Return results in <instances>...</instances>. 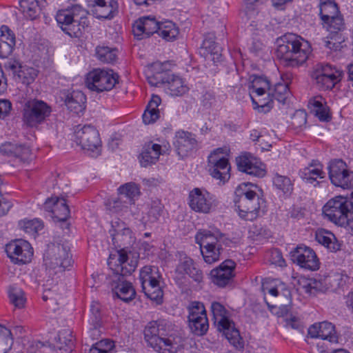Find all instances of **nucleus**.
<instances>
[{
  "mask_svg": "<svg viewBox=\"0 0 353 353\" xmlns=\"http://www.w3.org/2000/svg\"><path fill=\"white\" fill-rule=\"evenodd\" d=\"M310 52V43L297 34L287 33L277 40L276 55L285 66L296 67L303 64Z\"/></svg>",
  "mask_w": 353,
  "mask_h": 353,
  "instance_id": "f257e3e1",
  "label": "nucleus"
},
{
  "mask_svg": "<svg viewBox=\"0 0 353 353\" xmlns=\"http://www.w3.org/2000/svg\"><path fill=\"white\" fill-rule=\"evenodd\" d=\"M172 325L165 320L150 322L144 330V338L154 350L162 353H176L181 347L172 335Z\"/></svg>",
  "mask_w": 353,
  "mask_h": 353,
  "instance_id": "f03ea898",
  "label": "nucleus"
},
{
  "mask_svg": "<svg viewBox=\"0 0 353 353\" xmlns=\"http://www.w3.org/2000/svg\"><path fill=\"white\" fill-rule=\"evenodd\" d=\"M251 183H241L235 191L234 202L239 210V215L246 221H254L261 212L265 211V201L262 196L252 190L248 189Z\"/></svg>",
  "mask_w": 353,
  "mask_h": 353,
  "instance_id": "7ed1b4c3",
  "label": "nucleus"
},
{
  "mask_svg": "<svg viewBox=\"0 0 353 353\" xmlns=\"http://www.w3.org/2000/svg\"><path fill=\"white\" fill-rule=\"evenodd\" d=\"M87 12L80 5L75 4L66 9L59 10L56 20L61 30L71 37L79 38L88 26Z\"/></svg>",
  "mask_w": 353,
  "mask_h": 353,
  "instance_id": "20e7f679",
  "label": "nucleus"
},
{
  "mask_svg": "<svg viewBox=\"0 0 353 353\" xmlns=\"http://www.w3.org/2000/svg\"><path fill=\"white\" fill-rule=\"evenodd\" d=\"M323 213L336 225L346 228L348 221L353 217V203L347 197L334 196L323 206Z\"/></svg>",
  "mask_w": 353,
  "mask_h": 353,
  "instance_id": "39448f33",
  "label": "nucleus"
},
{
  "mask_svg": "<svg viewBox=\"0 0 353 353\" xmlns=\"http://www.w3.org/2000/svg\"><path fill=\"white\" fill-rule=\"evenodd\" d=\"M211 311L218 330L223 332L234 347L242 348L239 332L234 327V323L228 318V311L225 307L219 302H213L211 305Z\"/></svg>",
  "mask_w": 353,
  "mask_h": 353,
  "instance_id": "423d86ee",
  "label": "nucleus"
},
{
  "mask_svg": "<svg viewBox=\"0 0 353 353\" xmlns=\"http://www.w3.org/2000/svg\"><path fill=\"white\" fill-rule=\"evenodd\" d=\"M70 251V248L67 243L49 244L43 256L45 265L50 269L56 270V273L64 271L72 263Z\"/></svg>",
  "mask_w": 353,
  "mask_h": 353,
  "instance_id": "0eeeda50",
  "label": "nucleus"
},
{
  "mask_svg": "<svg viewBox=\"0 0 353 353\" xmlns=\"http://www.w3.org/2000/svg\"><path fill=\"white\" fill-rule=\"evenodd\" d=\"M139 254L130 250L122 248L117 251V255H110L108 265L115 275L123 277L130 275L137 267Z\"/></svg>",
  "mask_w": 353,
  "mask_h": 353,
  "instance_id": "6e6552de",
  "label": "nucleus"
},
{
  "mask_svg": "<svg viewBox=\"0 0 353 353\" xmlns=\"http://www.w3.org/2000/svg\"><path fill=\"white\" fill-rule=\"evenodd\" d=\"M161 274L159 268L145 265L140 270L139 279L142 291L151 300L159 301L163 298V292L159 284Z\"/></svg>",
  "mask_w": 353,
  "mask_h": 353,
  "instance_id": "1a4fd4ad",
  "label": "nucleus"
},
{
  "mask_svg": "<svg viewBox=\"0 0 353 353\" xmlns=\"http://www.w3.org/2000/svg\"><path fill=\"white\" fill-rule=\"evenodd\" d=\"M52 112L51 107L41 100L31 99L23 106V121L28 126L36 128L45 122Z\"/></svg>",
  "mask_w": 353,
  "mask_h": 353,
  "instance_id": "9d476101",
  "label": "nucleus"
},
{
  "mask_svg": "<svg viewBox=\"0 0 353 353\" xmlns=\"http://www.w3.org/2000/svg\"><path fill=\"white\" fill-rule=\"evenodd\" d=\"M119 75L113 70L94 69L86 77L85 84L91 91L98 93L111 90L118 82Z\"/></svg>",
  "mask_w": 353,
  "mask_h": 353,
  "instance_id": "9b49d317",
  "label": "nucleus"
},
{
  "mask_svg": "<svg viewBox=\"0 0 353 353\" xmlns=\"http://www.w3.org/2000/svg\"><path fill=\"white\" fill-rule=\"evenodd\" d=\"M323 28L329 32V36L323 39L325 47L333 50H339L343 48L342 43L345 37L341 32L345 29L343 19L341 14H337L329 20L322 21Z\"/></svg>",
  "mask_w": 353,
  "mask_h": 353,
  "instance_id": "f8f14e48",
  "label": "nucleus"
},
{
  "mask_svg": "<svg viewBox=\"0 0 353 353\" xmlns=\"http://www.w3.org/2000/svg\"><path fill=\"white\" fill-rule=\"evenodd\" d=\"M328 174L334 185L343 189H353V172L348 169L343 160L331 161L328 165Z\"/></svg>",
  "mask_w": 353,
  "mask_h": 353,
  "instance_id": "ddd939ff",
  "label": "nucleus"
},
{
  "mask_svg": "<svg viewBox=\"0 0 353 353\" xmlns=\"http://www.w3.org/2000/svg\"><path fill=\"white\" fill-rule=\"evenodd\" d=\"M188 204L196 212L208 214L217 206L215 196L205 189L195 188L189 192Z\"/></svg>",
  "mask_w": 353,
  "mask_h": 353,
  "instance_id": "4468645a",
  "label": "nucleus"
},
{
  "mask_svg": "<svg viewBox=\"0 0 353 353\" xmlns=\"http://www.w3.org/2000/svg\"><path fill=\"white\" fill-rule=\"evenodd\" d=\"M222 148L214 150L208 157V170L210 174L221 182L225 183L230 176V165L228 158L224 155Z\"/></svg>",
  "mask_w": 353,
  "mask_h": 353,
  "instance_id": "2eb2a0df",
  "label": "nucleus"
},
{
  "mask_svg": "<svg viewBox=\"0 0 353 353\" xmlns=\"http://www.w3.org/2000/svg\"><path fill=\"white\" fill-rule=\"evenodd\" d=\"M189 327L197 336L206 333L209 327L208 319L204 305L201 302H193L189 308Z\"/></svg>",
  "mask_w": 353,
  "mask_h": 353,
  "instance_id": "dca6fc26",
  "label": "nucleus"
},
{
  "mask_svg": "<svg viewBox=\"0 0 353 353\" xmlns=\"http://www.w3.org/2000/svg\"><path fill=\"white\" fill-rule=\"evenodd\" d=\"M74 141L81 146L82 149L98 152L101 146L99 134L92 125H84L79 128L77 126L74 132Z\"/></svg>",
  "mask_w": 353,
  "mask_h": 353,
  "instance_id": "f3484780",
  "label": "nucleus"
},
{
  "mask_svg": "<svg viewBox=\"0 0 353 353\" xmlns=\"http://www.w3.org/2000/svg\"><path fill=\"white\" fill-rule=\"evenodd\" d=\"M8 256L14 263H26L31 261L33 249L30 243L23 239H17L6 245Z\"/></svg>",
  "mask_w": 353,
  "mask_h": 353,
  "instance_id": "a211bd4d",
  "label": "nucleus"
},
{
  "mask_svg": "<svg viewBox=\"0 0 353 353\" xmlns=\"http://www.w3.org/2000/svg\"><path fill=\"white\" fill-rule=\"evenodd\" d=\"M236 263L226 259L210 272L212 282L216 285L224 288L231 285L235 276Z\"/></svg>",
  "mask_w": 353,
  "mask_h": 353,
  "instance_id": "6ab92c4d",
  "label": "nucleus"
},
{
  "mask_svg": "<svg viewBox=\"0 0 353 353\" xmlns=\"http://www.w3.org/2000/svg\"><path fill=\"white\" fill-rule=\"evenodd\" d=\"M289 94L290 92L286 85L277 84L274 91L270 90L268 93V98L256 100L252 97V101L254 109L258 108L259 111L266 112H269L272 108V103L274 99L282 104H285Z\"/></svg>",
  "mask_w": 353,
  "mask_h": 353,
  "instance_id": "aec40b11",
  "label": "nucleus"
},
{
  "mask_svg": "<svg viewBox=\"0 0 353 353\" xmlns=\"http://www.w3.org/2000/svg\"><path fill=\"white\" fill-rule=\"evenodd\" d=\"M292 260L300 267L314 271L319 268L320 263L314 251L309 247L299 245L291 251Z\"/></svg>",
  "mask_w": 353,
  "mask_h": 353,
  "instance_id": "412c9836",
  "label": "nucleus"
},
{
  "mask_svg": "<svg viewBox=\"0 0 353 353\" xmlns=\"http://www.w3.org/2000/svg\"><path fill=\"white\" fill-rule=\"evenodd\" d=\"M238 170L247 174L263 177L265 175L264 165L250 153H245L236 159Z\"/></svg>",
  "mask_w": 353,
  "mask_h": 353,
  "instance_id": "4be33fe9",
  "label": "nucleus"
},
{
  "mask_svg": "<svg viewBox=\"0 0 353 353\" xmlns=\"http://www.w3.org/2000/svg\"><path fill=\"white\" fill-rule=\"evenodd\" d=\"M60 98L67 108L76 114L83 113L85 109L86 97L79 90H62Z\"/></svg>",
  "mask_w": 353,
  "mask_h": 353,
  "instance_id": "5701e85b",
  "label": "nucleus"
},
{
  "mask_svg": "<svg viewBox=\"0 0 353 353\" xmlns=\"http://www.w3.org/2000/svg\"><path fill=\"white\" fill-rule=\"evenodd\" d=\"M196 241L200 248H209L216 245H229L232 242L226 235L218 229L212 231L203 230L196 235Z\"/></svg>",
  "mask_w": 353,
  "mask_h": 353,
  "instance_id": "b1692460",
  "label": "nucleus"
},
{
  "mask_svg": "<svg viewBox=\"0 0 353 353\" xmlns=\"http://www.w3.org/2000/svg\"><path fill=\"white\" fill-rule=\"evenodd\" d=\"M112 292L114 296L126 303L133 300L136 296V290L132 283L122 275H115L112 279Z\"/></svg>",
  "mask_w": 353,
  "mask_h": 353,
  "instance_id": "393cba45",
  "label": "nucleus"
},
{
  "mask_svg": "<svg viewBox=\"0 0 353 353\" xmlns=\"http://www.w3.org/2000/svg\"><path fill=\"white\" fill-rule=\"evenodd\" d=\"M160 22L154 17H143L135 21L132 26V32L137 39H143L157 33Z\"/></svg>",
  "mask_w": 353,
  "mask_h": 353,
  "instance_id": "a878e982",
  "label": "nucleus"
},
{
  "mask_svg": "<svg viewBox=\"0 0 353 353\" xmlns=\"http://www.w3.org/2000/svg\"><path fill=\"white\" fill-rule=\"evenodd\" d=\"M6 69L12 72L15 81L23 84L29 85L37 76V71L32 68L22 66L17 61H9L5 63Z\"/></svg>",
  "mask_w": 353,
  "mask_h": 353,
  "instance_id": "bb28decb",
  "label": "nucleus"
},
{
  "mask_svg": "<svg viewBox=\"0 0 353 353\" xmlns=\"http://www.w3.org/2000/svg\"><path fill=\"white\" fill-rule=\"evenodd\" d=\"M110 230L114 245L117 248L130 250L128 245L132 243V232L126 228L123 222L114 221Z\"/></svg>",
  "mask_w": 353,
  "mask_h": 353,
  "instance_id": "cd10ccee",
  "label": "nucleus"
},
{
  "mask_svg": "<svg viewBox=\"0 0 353 353\" xmlns=\"http://www.w3.org/2000/svg\"><path fill=\"white\" fill-rule=\"evenodd\" d=\"M44 205L46 210L52 212L54 220L62 223L68 229L69 224L65 221L70 216V210L66 201L63 198H51L48 199Z\"/></svg>",
  "mask_w": 353,
  "mask_h": 353,
  "instance_id": "c85d7f7f",
  "label": "nucleus"
},
{
  "mask_svg": "<svg viewBox=\"0 0 353 353\" xmlns=\"http://www.w3.org/2000/svg\"><path fill=\"white\" fill-rule=\"evenodd\" d=\"M174 139V145L177 154L182 157L187 156L190 152L197 147L196 136L192 132L179 130L176 132Z\"/></svg>",
  "mask_w": 353,
  "mask_h": 353,
  "instance_id": "c756f323",
  "label": "nucleus"
},
{
  "mask_svg": "<svg viewBox=\"0 0 353 353\" xmlns=\"http://www.w3.org/2000/svg\"><path fill=\"white\" fill-rule=\"evenodd\" d=\"M308 334L311 338H320L330 343H338V336L334 325L327 321L311 325L308 329Z\"/></svg>",
  "mask_w": 353,
  "mask_h": 353,
  "instance_id": "7c9ffc66",
  "label": "nucleus"
},
{
  "mask_svg": "<svg viewBox=\"0 0 353 353\" xmlns=\"http://www.w3.org/2000/svg\"><path fill=\"white\" fill-rule=\"evenodd\" d=\"M90 10L97 19H111L117 12L118 5L116 1L110 0H94L90 5Z\"/></svg>",
  "mask_w": 353,
  "mask_h": 353,
  "instance_id": "2f4dec72",
  "label": "nucleus"
},
{
  "mask_svg": "<svg viewBox=\"0 0 353 353\" xmlns=\"http://www.w3.org/2000/svg\"><path fill=\"white\" fill-rule=\"evenodd\" d=\"M322 168L323 165L320 163L312 161L308 166L301 170L299 174L305 183L316 186L319 184L317 179H323L325 176Z\"/></svg>",
  "mask_w": 353,
  "mask_h": 353,
  "instance_id": "473e14b6",
  "label": "nucleus"
},
{
  "mask_svg": "<svg viewBox=\"0 0 353 353\" xmlns=\"http://www.w3.org/2000/svg\"><path fill=\"white\" fill-rule=\"evenodd\" d=\"M161 154V146L150 142L144 145L139 156L140 163L143 167L154 164Z\"/></svg>",
  "mask_w": 353,
  "mask_h": 353,
  "instance_id": "72a5a7b5",
  "label": "nucleus"
},
{
  "mask_svg": "<svg viewBox=\"0 0 353 353\" xmlns=\"http://www.w3.org/2000/svg\"><path fill=\"white\" fill-rule=\"evenodd\" d=\"M315 239L320 244L326 247L331 252H336L341 249V244L333 233L324 229L316 232Z\"/></svg>",
  "mask_w": 353,
  "mask_h": 353,
  "instance_id": "f704fd0d",
  "label": "nucleus"
},
{
  "mask_svg": "<svg viewBox=\"0 0 353 353\" xmlns=\"http://www.w3.org/2000/svg\"><path fill=\"white\" fill-rule=\"evenodd\" d=\"M165 89L170 95L180 97L188 92L189 87L181 77L172 74Z\"/></svg>",
  "mask_w": 353,
  "mask_h": 353,
  "instance_id": "c9c22d12",
  "label": "nucleus"
},
{
  "mask_svg": "<svg viewBox=\"0 0 353 353\" xmlns=\"http://www.w3.org/2000/svg\"><path fill=\"white\" fill-rule=\"evenodd\" d=\"M20 7L24 16L30 20L37 19L41 12L39 0H21Z\"/></svg>",
  "mask_w": 353,
  "mask_h": 353,
  "instance_id": "e433bc0d",
  "label": "nucleus"
},
{
  "mask_svg": "<svg viewBox=\"0 0 353 353\" xmlns=\"http://www.w3.org/2000/svg\"><path fill=\"white\" fill-rule=\"evenodd\" d=\"M319 15L322 21L339 14V8L334 0H321Z\"/></svg>",
  "mask_w": 353,
  "mask_h": 353,
  "instance_id": "4c0bfd02",
  "label": "nucleus"
},
{
  "mask_svg": "<svg viewBox=\"0 0 353 353\" xmlns=\"http://www.w3.org/2000/svg\"><path fill=\"white\" fill-rule=\"evenodd\" d=\"M309 104L312 106V111L314 112L315 115L321 121H325L328 120L330 117L327 106L325 105V101L322 97L317 96L311 99Z\"/></svg>",
  "mask_w": 353,
  "mask_h": 353,
  "instance_id": "58836bf2",
  "label": "nucleus"
},
{
  "mask_svg": "<svg viewBox=\"0 0 353 353\" xmlns=\"http://www.w3.org/2000/svg\"><path fill=\"white\" fill-rule=\"evenodd\" d=\"M90 323L92 325L90 328L91 334L99 335L98 327L101 323V305L98 302H92L90 305Z\"/></svg>",
  "mask_w": 353,
  "mask_h": 353,
  "instance_id": "ea45409f",
  "label": "nucleus"
},
{
  "mask_svg": "<svg viewBox=\"0 0 353 353\" xmlns=\"http://www.w3.org/2000/svg\"><path fill=\"white\" fill-rule=\"evenodd\" d=\"M19 225L25 232L34 238L43 228V223L39 219L21 220L19 221Z\"/></svg>",
  "mask_w": 353,
  "mask_h": 353,
  "instance_id": "a19ab883",
  "label": "nucleus"
},
{
  "mask_svg": "<svg viewBox=\"0 0 353 353\" xmlns=\"http://www.w3.org/2000/svg\"><path fill=\"white\" fill-rule=\"evenodd\" d=\"M157 34L163 39L170 41L176 39L179 34V30L173 22L168 21L160 23Z\"/></svg>",
  "mask_w": 353,
  "mask_h": 353,
  "instance_id": "79ce46f5",
  "label": "nucleus"
},
{
  "mask_svg": "<svg viewBox=\"0 0 353 353\" xmlns=\"http://www.w3.org/2000/svg\"><path fill=\"white\" fill-rule=\"evenodd\" d=\"M312 77L315 81L319 88L323 90H332L341 79L314 72H312Z\"/></svg>",
  "mask_w": 353,
  "mask_h": 353,
  "instance_id": "37998d69",
  "label": "nucleus"
},
{
  "mask_svg": "<svg viewBox=\"0 0 353 353\" xmlns=\"http://www.w3.org/2000/svg\"><path fill=\"white\" fill-rule=\"evenodd\" d=\"M8 296L10 303L14 305L16 308H23L26 302L24 292L17 286H10L8 290Z\"/></svg>",
  "mask_w": 353,
  "mask_h": 353,
  "instance_id": "c03bdc74",
  "label": "nucleus"
},
{
  "mask_svg": "<svg viewBox=\"0 0 353 353\" xmlns=\"http://www.w3.org/2000/svg\"><path fill=\"white\" fill-rule=\"evenodd\" d=\"M222 251V245L201 248V252L203 259L205 262L208 264H212L219 261Z\"/></svg>",
  "mask_w": 353,
  "mask_h": 353,
  "instance_id": "a18cd8bd",
  "label": "nucleus"
},
{
  "mask_svg": "<svg viewBox=\"0 0 353 353\" xmlns=\"http://www.w3.org/2000/svg\"><path fill=\"white\" fill-rule=\"evenodd\" d=\"M273 184L285 194L290 195L293 191V183L291 179L286 176L275 174L273 178Z\"/></svg>",
  "mask_w": 353,
  "mask_h": 353,
  "instance_id": "49530a36",
  "label": "nucleus"
},
{
  "mask_svg": "<svg viewBox=\"0 0 353 353\" xmlns=\"http://www.w3.org/2000/svg\"><path fill=\"white\" fill-rule=\"evenodd\" d=\"M97 59L105 63H112L116 61V50L105 46H99L96 48Z\"/></svg>",
  "mask_w": 353,
  "mask_h": 353,
  "instance_id": "de8ad7c7",
  "label": "nucleus"
},
{
  "mask_svg": "<svg viewBox=\"0 0 353 353\" xmlns=\"http://www.w3.org/2000/svg\"><path fill=\"white\" fill-rule=\"evenodd\" d=\"M13 344L11 331L0 325V353H7Z\"/></svg>",
  "mask_w": 353,
  "mask_h": 353,
  "instance_id": "09e8293b",
  "label": "nucleus"
},
{
  "mask_svg": "<svg viewBox=\"0 0 353 353\" xmlns=\"http://www.w3.org/2000/svg\"><path fill=\"white\" fill-rule=\"evenodd\" d=\"M172 74L167 71L157 72L148 77V83L156 87L163 85L165 88Z\"/></svg>",
  "mask_w": 353,
  "mask_h": 353,
  "instance_id": "8fccbe9b",
  "label": "nucleus"
},
{
  "mask_svg": "<svg viewBox=\"0 0 353 353\" xmlns=\"http://www.w3.org/2000/svg\"><path fill=\"white\" fill-rule=\"evenodd\" d=\"M119 191L121 196L129 199L130 203L140 194L139 187L134 183H128L120 186Z\"/></svg>",
  "mask_w": 353,
  "mask_h": 353,
  "instance_id": "3c124183",
  "label": "nucleus"
},
{
  "mask_svg": "<svg viewBox=\"0 0 353 353\" xmlns=\"http://www.w3.org/2000/svg\"><path fill=\"white\" fill-rule=\"evenodd\" d=\"M57 347L65 351L71 350L73 347L72 336L68 331L60 332L57 336Z\"/></svg>",
  "mask_w": 353,
  "mask_h": 353,
  "instance_id": "603ef678",
  "label": "nucleus"
},
{
  "mask_svg": "<svg viewBox=\"0 0 353 353\" xmlns=\"http://www.w3.org/2000/svg\"><path fill=\"white\" fill-rule=\"evenodd\" d=\"M113 347L112 341L108 339L101 340L92 345L89 353H110Z\"/></svg>",
  "mask_w": 353,
  "mask_h": 353,
  "instance_id": "864d4df0",
  "label": "nucleus"
},
{
  "mask_svg": "<svg viewBox=\"0 0 353 353\" xmlns=\"http://www.w3.org/2000/svg\"><path fill=\"white\" fill-rule=\"evenodd\" d=\"M316 74H323L324 76H328L332 77L334 78H339L341 77V72L337 70L336 68H332L329 64L325 65H317L316 69L313 72Z\"/></svg>",
  "mask_w": 353,
  "mask_h": 353,
  "instance_id": "5fc2aeb1",
  "label": "nucleus"
},
{
  "mask_svg": "<svg viewBox=\"0 0 353 353\" xmlns=\"http://www.w3.org/2000/svg\"><path fill=\"white\" fill-rule=\"evenodd\" d=\"M250 83L249 88H261L263 90L270 91V85L269 80L264 77L253 74L250 77Z\"/></svg>",
  "mask_w": 353,
  "mask_h": 353,
  "instance_id": "6e6d98bb",
  "label": "nucleus"
},
{
  "mask_svg": "<svg viewBox=\"0 0 353 353\" xmlns=\"http://www.w3.org/2000/svg\"><path fill=\"white\" fill-rule=\"evenodd\" d=\"M202 47L211 54L216 55V58L221 55V47L214 41L213 37H206L203 41Z\"/></svg>",
  "mask_w": 353,
  "mask_h": 353,
  "instance_id": "4d7b16f0",
  "label": "nucleus"
},
{
  "mask_svg": "<svg viewBox=\"0 0 353 353\" xmlns=\"http://www.w3.org/2000/svg\"><path fill=\"white\" fill-rule=\"evenodd\" d=\"M0 31L1 43H9L10 45L16 44L15 35L7 26H2L0 28Z\"/></svg>",
  "mask_w": 353,
  "mask_h": 353,
  "instance_id": "13d9d810",
  "label": "nucleus"
},
{
  "mask_svg": "<svg viewBox=\"0 0 353 353\" xmlns=\"http://www.w3.org/2000/svg\"><path fill=\"white\" fill-rule=\"evenodd\" d=\"M163 205L159 201H153L148 211V216L151 222L157 221L163 212Z\"/></svg>",
  "mask_w": 353,
  "mask_h": 353,
  "instance_id": "bf43d9fd",
  "label": "nucleus"
},
{
  "mask_svg": "<svg viewBox=\"0 0 353 353\" xmlns=\"http://www.w3.org/2000/svg\"><path fill=\"white\" fill-rule=\"evenodd\" d=\"M307 122V113L303 110H296L292 117V124L295 128L304 126Z\"/></svg>",
  "mask_w": 353,
  "mask_h": 353,
  "instance_id": "052dcab7",
  "label": "nucleus"
},
{
  "mask_svg": "<svg viewBox=\"0 0 353 353\" xmlns=\"http://www.w3.org/2000/svg\"><path fill=\"white\" fill-rule=\"evenodd\" d=\"M19 150L16 152L14 157L20 159L21 161L28 162L33 158V154L29 147L24 145H19Z\"/></svg>",
  "mask_w": 353,
  "mask_h": 353,
  "instance_id": "680f3d73",
  "label": "nucleus"
},
{
  "mask_svg": "<svg viewBox=\"0 0 353 353\" xmlns=\"http://www.w3.org/2000/svg\"><path fill=\"white\" fill-rule=\"evenodd\" d=\"M194 263L192 259L190 257L185 256L183 259L181 260L180 263L178 265L176 268V272L180 274H188V272L190 270L191 268L194 266Z\"/></svg>",
  "mask_w": 353,
  "mask_h": 353,
  "instance_id": "e2e57ef3",
  "label": "nucleus"
},
{
  "mask_svg": "<svg viewBox=\"0 0 353 353\" xmlns=\"http://www.w3.org/2000/svg\"><path fill=\"white\" fill-rule=\"evenodd\" d=\"M159 118V110H151L146 108L143 114V121L145 124L154 123Z\"/></svg>",
  "mask_w": 353,
  "mask_h": 353,
  "instance_id": "0e129e2a",
  "label": "nucleus"
},
{
  "mask_svg": "<svg viewBox=\"0 0 353 353\" xmlns=\"http://www.w3.org/2000/svg\"><path fill=\"white\" fill-rule=\"evenodd\" d=\"M17 144L10 142L3 143L0 147V151L2 154L9 156L14 157L16 152L19 150Z\"/></svg>",
  "mask_w": 353,
  "mask_h": 353,
  "instance_id": "69168bd1",
  "label": "nucleus"
},
{
  "mask_svg": "<svg viewBox=\"0 0 353 353\" xmlns=\"http://www.w3.org/2000/svg\"><path fill=\"white\" fill-rule=\"evenodd\" d=\"M15 45L0 42V58L6 59L12 52Z\"/></svg>",
  "mask_w": 353,
  "mask_h": 353,
  "instance_id": "338daca9",
  "label": "nucleus"
},
{
  "mask_svg": "<svg viewBox=\"0 0 353 353\" xmlns=\"http://www.w3.org/2000/svg\"><path fill=\"white\" fill-rule=\"evenodd\" d=\"M12 104L8 100H0V119H3L10 112Z\"/></svg>",
  "mask_w": 353,
  "mask_h": 353,
  "instance_id": "774afa93",
  "label": "nucleus"
}]
</instances>
